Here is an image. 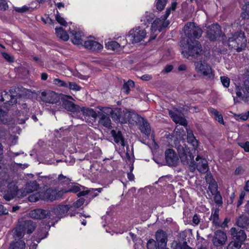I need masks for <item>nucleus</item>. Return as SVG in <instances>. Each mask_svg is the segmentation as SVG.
I'll return each mask as SVG.
<instances>
[{"label":"nucleus","instance_id":"393cba45","mask_svg":"<svg viewBox=\"0 0 249 249\" xmlns=\"http://www.w3.org/2000/svg\"><path fill=\"white\" fill-rule=\"evenodd\" d=\"M205 179L206 183L209 184V190L210 191L212 195H214V194L217 192L218 185L216 182L213 179L211 174H208L206 175L205 176Z\"/></svg>","mask_w":249,"mask_h":249},{"label":"nucleus","instance_id":"5fc2aeb1","mask_svg":"<svg viewBox=\"0 0 249 249\" xmlns=\"http://www.w3.org/2000/svg\"><path fill=\"white\" fill-rule=\"evenodd\" d=\"M127 40L126 38L123 37L121 38L120 40L119 44L120 45V48L121 50L127 44Z\"/></svg>","mask_w":249,"mask_h":249},{"label":"nucleus","instance_id":"0eeeda50","mask_svg":"<svg viewBox=\"0 0 249 249\" xmlns=\"http://www.w3.org/2000/svg\"><path fill=\"white\" fill-rule=\"evenodd\" d=\"M233 240L227 247V249H240L247 236L243 230L234 227L231 228L230 231Z\"/></svg>","mask_w":249,"mask_h":249},{"label":"nucleus","instance_id":"4c0bfd02","mask_svg":"<svg viewBox=\"0 0 249 249\" xmlns=\"http://www.w3.org/2000/svg\"><path fill=\"white\" fill-rule=\"evenodd\" d=\"M209 112L214 116L215 119L219 123L224 124V120L222 115L219 113V111L213 108L209 109Z\"/></svg>","mask_w":249,"mask_h":249},{"label":"nucleus","instance_id":"a18cd8bd","mask_svg":"<svg viewBox=\"0 0 249 249\" xmlns=\"http://www.w3.org/2000/svg\"><path fill=\"white\" fill-rule=\"evenodd\" d=\"M85 202V199L83 198H80L76 202L73 203V205L71 207V210H73V209H77L82 206Z\"/></svg>","mask_w":249,"mask_h":249},{"label":"nucleus","instance_id":"a19ab883","mask_svg":"<svg viewBox=\"0 0 249 249\" xmlns=\"http://www.w3.org/2000/svg\"><path fill=\"white\" fill-rule=\"evenodd\" d=\"M58 183L62 185H68L70 183V179L69 178L66 176H64L63 175L60 174L58 177Z\"/></svg>","mask_w":249,"mask_h":249},{"label":"nucleus","instance_id":"bb28decb","mask_svg":"<svg viewBox=\"0 0 249 249\" xmlns=\"http://www.w3.org/2000/svg\"><path fill=\"white\" fill-rule=\"evenodd\" d=\"M70 208L68 205H60L54 208L51 212L52 214H54L59 218H61L66 216L68 211Z\"/></svg>","mask_w":249,"mask_h":249},{"label":"nucleus","instance_id":"b1692460","mask_svg":"<svg viewBox=\"0 0 249 249\" xmlns=\"http://www.w3.org/2000/svg\"><path fill=\"white\" fill-rule=\"evenodd\" d=\"M14 95L9 94L6 90L0 92V100L4 102V103L8 105H13L17 103V99Z\"/></svg>","mask_w":249,"mask_h":249},{"label":"nucleus","instance_id":"2eb2a0df","mask_svg":"<svg viewBox=\"0 0 249 249\" xmlns=\"http://www.w3.org/2000/svg\"><path fill=\"white\" fill-rule=\"evenodd\" d=\"M227 240L226 233L221 230H217L214 233L212 242L214 246L219 247L224 245Z\"/></svg>","mask_w":249,"mask_h":249},{"label":"nucleus","instance_id":"de8ad7c7","mask_svg":"<svg viewBox=\"0 0 249 249\" xmlns=\"http://www.w3.org/2000/svg\"><path fill=\"white\" fill-rule=\"evenodd\" d=\"M147 249H159L158 246H156V241L153 239H149L147 243Z\"/></svg>","mask_w":249,"mask_h":249},{"label":"nucleus","instance_id":"c9c22d12","mask_svg":"<svg viewBox=\"0 0 249 249\" xmlns=\"http://www.w3.org/2000/svg\"><path fill=\"white\" fill-rule=\"evenodd\" d=\"M219 209H215L213 211L211 215V220L213 221V223L216 226H219L220 222L219 218Z\"/></svg>","mask_w":249,"mask_h":249},{"label":"nucleus","instance_id":"49530a36","mask_svg":"<svg viewBox=\"0 0 249 249\" xmlns=\"http://www.w3.org/2000/svg\"><path fill=\"white\" fill-rule=\"evenodd\" d=\"M214 201L215 203L217 204L221 205H222L223 202H222V196L219 192H216L215 194H214Z\"/></svg>","mask_w":249,"mask_h":249},{"label":"nucleus","instance_id":"4468645a","mask_svg":"<svg viewBox=\"0 0 249 249\" xmlns=\"http://www.w3.org/2000/svg\"><path fill=\"white\" fill-rule=\"evenodd\" d=\"M42 200L45 201H53L62 197L63 192L61 190H56V189H52L49 188L45 192H42Z\"/></svg>","mask_w":249,"mask_h":249},{"label":"nucleus","instance_id":"dca6fc26","mask_svg":"<svg viewBox=\"0 0 249 249\" xmlns=\"http://www.w3.org/2000/svg\"><path fill=\"white\" fill-rule=\"evenodd\" d=\"M165 160L167 163L170 166H176L179 162L178 156L175 151L172 149H168L165 151Z\"/></svg>","mask_w":249,"mask_h":249},{"label":"nucleus","instance_id":"603ef678","mask_svg":"<svg viewBox=\"0 0 249 249\" xmlns=\"http://www.w3.org/2000/svg\"><path fill=\"white\" fill-rule=\"evenodd\" d=\"M238 144L241 148H243L244 151L246 152H249V142H240Z\"/></svg>","mask_w":249,"mask_h":249},{"label":"nucleus","instance_id":"4d7b16f0","mask_svg":"<svg viewBox=\"0 0 249 249\" xmlns=\"http://www.w3.org/2000/svg\"><path fill=\"white\" fill-rule=\"evenodd\" d=\"M8 213V210L2 205L0 204V215L7 214Z\"/></svg>","mask_w":249,"mask_h":249},{"label":"nucleus","instance_id":"9d476101","mask_svg":"<svg viewBox=\"0 0 249 249\" xmlns=\"http://www.w3.org/2000/svg\"><path fill=\"white\" fill-rule=\"evenodd\" d=\"M126 36L132 43H137L143 40L146 36V32L143 28L137 27L131 29Z\"/></svg>","mask_w":249,"mask_h":249},{"label":"nucleus","instance_id":"774afa93","mask_svg":"<svg viewBox=\"0 0 249 249\" xmlns=\"http://www.w3.org/2000/svg\"><path fill=\"white\" fill-rule=\"evenodd\" d=\"M178 69V71H185L186 69V66L184 64H181L180 66H179Z\"/></svg>","mask_w":249,"mask_h":249},{"label":"nucleus","instance_id":"69168bd1","mask_svg":"<svg viewBox=\"0 0 249 249\" xmlns=\"http://www.w3.org/2000/svg\"><path fill=\"white\" fill-rule=\"evenodd\" d=\"M177 5V2H173L172 3V5L171 7L169 9H170V14L171 13V11H174L175 10Z\"/></svg>","mask_w":249,"mask_h":249},{"label":"nucleus","instance_id":"f257e3e1","mask_svg":"<svg viewBox=\"0 0 249 249\" xmlns=\"http://www.w3.org/2000/svg\"><path fill=\"white\" fill-rule=\"evenodd\" d=\"M183 32L185 35L190 39V42L182 39L180 41L181 53L183 56L188 58L189 56L198 57L203 53L202 47L197 40L192 39H198L202 35L201 29L194 22H188L184 26Z\"/></svg>","mask_w":249,"mask_h":249},{"label":"nucleus","instance_id":"8fccbe9b","mask_svg":"<svg viewBox=\"0 0 249 249\" xmlns=\"http://www.w3.org/2000/svg\"><path fill=\"white\" fill-rule=\"evenodd\" d=\"M68 87L70 89L75 91H79L81 89V87L74 82H69L68 83Z\"/></svg>","mask_w":249,"mask_h":249},{"label":"nucleus","instance_id":"412c9836","mask_svg":"<svg viewBox=\"0 0 249 249\" xmlns=\"http://www.w3.org/2000/svg\"><path fill=\"white\" fill-rule=\"evenodd\" d=\"M84 45L86 49L95 52L101 51L103 48V46L101 44L91 39L85 40Z\"/></svg>","mask_w":249,"mask_h":249},{"label":"nucleus","instance_id":"e433bc0d","mask_svg":"<svg viewBox=\"0 0 249 249\" xmlns=\"http://www.w3.org/2000/svg\"><path fill=\"white\" fill-rule=\"evenodd\" d=\"M25 112L19 111L17 114V123L19 124H24L26 120L28 119V115L27 109L25 111Z\"/></svg>","mask_w":249,"mask_h":249},{"label":"nucleus","instance_id":"c03bdc74","mask_svg":"<svg viewBox=\"0 0 249 249\" xmlns=\"http://www.w3.org/2000/svg\"><path fill=\"white\" fill-rule=\"evenodd\" d=\"M53 84L58 87H68L67 83L58 78H54L53 80Z\"/></svg>","mask_w":249,"mask_h":249},{"label":"nucleus","instance_id":"f3484780","mask_svg":"<svg viewBox=\"0 0 249 249\" xmlns=\"http://www.w3.org/2000/svg\"><path fill=\"white\" fill-rule=\"evenodd\" d=\"M61 190L62 191L63 195L64 193L68 192H72L75 193L79 192L77 195L79 196H86L89 193L88 191H80V187L78 184H74L71 182L69 184L67 187L61 189Z\"/></svg>","mask_w":249,"mask_h":249},{"label":"nucleus","instance_id":"c85d7f7f","mask_svg":"<svg viewBox=\"0 0 249 249\" xmlns=\"http://www.w3.org/2000/svg\"><path fill=\"white\" fill-rule=\"evenodd\" d=\"M39 188V184L36 181L28 182L25 186L24 191L21 193V196H26L27 194L36 191Z\"/></svg>","mask_w":249,"mask_h":249},{"label":"nucleus","instance_id":"6ab92c4d","mask_svg":"<svg viewBox=\"0 0 249 249\" xmlns=\"http://www.w3.org/2000/svg\"><path fill=\"white\" fill-rule=\"evenodd\" d=\"M196 162H195V169L201 173H205L208 170V165L207 160L202 158L200 156L197 155L196 158Z\"/></svg>","mask_w":249,"mask_h":249},{"label":"nucleus","instance_id":"f704fd0d","mask_svg":"<svg viewBox=\"0 0 249 249\" xmlns=\"http://www.w3.org/2000/svg\"><path fill=\"white\" fill-rule=\"evenodd\" d=\"M140 129L141 132L145 134L146 136H148L150 134V127L147 121L143 119V121H142L141 123L139 124Z\"/></svg>","mask_w":249,"mask_h":249},{"label":"nucleus","instance_id":"a878e982","mask_svg":"<svg viewBox=\"0 0 249 249\" xmlns=\"http://www.w3.org/2000/svg\"><path fill=\"white\" fill-rule=\"evenodd\" d=\"M169 115L172 119L173 121L176 124H178L181 125H187V121L186 119L180 114H178L177 112L172 110H169Z\"/></svg>","mask_w":249,"mask_h":249},{"label":"nucleus","instance_id":"e2e57ef3","mask_svg":"<svg viewBox=\"0 0 249 249\" xmlns=\"http://www.w3.org/2000/svg\"><path fill=\"white\" fill-rule=\"evenodd\" d=\"M141 78L144 81H148L152 78V76L149 74H144L142 75Z\"/></svg>","mask_w":249,"mask_h":249},{"label":"nucleus","instance_id":"1a4fd4ad","mask_svg":"<svg viewBox=\"0 0 249 249\" xmlns=\"http://www.w3.org/2000/svg\"><path fill=\"white\" fill-rule=\"evenodd\" d=\"M195 70L201 75L210 79L214 77V72L211 66L207 62L206 60L202 57L201 59L195 62Z\"/></svg>","mask_w":249,"mask_h":249},{"label":"nucleus","instance_id":"aec40b11","mask_svg":"<svg viewBox=\"0 0 249 249\" xmlns=\"http://www.w3.org/2000/svg\"><path fill=\"white\" fill-rule=\"evenodd\" d=\"M156 238L158 245L159 249L166 248L167 237L166 234L162 230H158L156 233Z\"/></svg>","mask_w":249,"mask_h":249},{"label":"nucleus","instance_id":"9b49d317","mask_svg":"<svg viewBox=\"0 0 249 249\" xmlns=\"http://www.w3.org/2000/svg\"><path fill=\"white\" fill-rule=\"evenodd\" d=\"M170 15V9H167L165 15L161 18H156L151 25V31L154 34L156 32H160L168 26L169 22L166 19Z\"/></svg>","mask_w":249,"mask_h":249},{"label":"nucleus","instance_id":"338daca9","mask_svg":"<svg viewBox=\"0 0 249 249\" xmlns=\"http://www.w3.org/2000/svg\"><path fill=\"white\" fill-rule=\"evenodd\" d=\"M177 245H179L181 246L182 247H182V248L181 249H192L190 247H189L186 244V242H184L183 244L178 243V244H177Z\"/></svg>","mask_w":249,"mask_h":249},{"label":"nucleus","instance_id":"7ed1b4c3","mask_svg":"<svg viewBox=\"0 0 249 249\" xmlns=\"http://www.w3.org/2000/svg\"><path fill=\"white\" fill-rule=\"evenodd\" d=\"M98 108L100 110L98 112V116H99V123L107 128L111 127V122L109 117L110 115L115 121L122 124L126 122L125 119L122 117V109L120 108H116L113 110L110 107H98Z\"/></svg>","mask_w":249,"mask_h":249},{"label":"nucleus","instance_id":"4be33fe9","mask_svg":"<svg viewBox=\"0 0 249 249\" xmlns=\"http://www.w3.org/2000/svg\"><path fill=\"white\" fill-rule=\"evenodd\" d=\"M72 42L75 45H82L84 43V34L80 31L73 30L71 32Z\"/></svg>","mask_w":249,"mask_h":249},{"label":"nucleus","instance_id":"79ce46f5","mask_svg":"<svg viewBox=\"0 0 249 249\" xmlns=\"http://www.w3.org/2000/svg\"><path fill=\"white\" fill-rule=\"evenodd\" d=\"M234 118L237 120L246 121L249 117V110L242 114H234Z\"/></svg>","mask_w":249,"mask_h":249},{"label":"nucleus","instance_id":"ea45409f","mask_svg":"<svg viewBox=\"0 0 249 249\" xmlns=\"http://www.w3.org/2000/svg\"><path fill=\"white\" fill-rule=\"evenodd\" d=\"M134 86V82L132 80H128L127 82L124 83L123 85V89L126 94H128L130 91V89Z\"/></svg>","mask_w":249,"mask_h":249},{"label":"nucleus","instance_id":"6e6d98bb","mask_svg":"<svg viewBox=\"0 0 249 249\" xmlns=\"http://www.w3.org/2000/svg\"><path fill=\"white\" fill-rule=\"evenodd\" d=\"M8 4L4 0H0V10H6Z\"/></svg>","mask_w":249,"mask_h":249},{"label":"nucleus","instance_id":"473e14b6","mask_svg":"<svg viewBox=\"0 0 249 249\" xmlns=\"http://www.w3.org/2000/svg\"><path fill=\"white\" fill-rule=\"evenodd\" d=\"M64 105L65 108L69 111L73 113L80 112V107L71 102H66Z\"/></svg>","mask_w":249,"mask_h":249},{"label":"nucleus","instance_id":"a211bd4d","mask_svg":"<svg viewBox=\"0 0 249 249\" xmlns=\"http://www.w3.org/2000/svg\"><path fill=\"white\" fill-rule=\"evenodd\" d=\"M221 32L219 25L216 23L208 27L207 36L211 40H214L220 36Z\"/></svg>","mask_w":249,"mask_h":249},{"label":"nucleus","instance_id":"58836bf2","mask_svg":"<svg viewBox=\"0 0 249 249\" xmlns=\"http://www.w3.org/2000/svg\"><path fill=\"white\" fill-rule=\"evenodd\" d=\"M42 192H37L30 195L28 196V200L32 202H35L38 201L40 199L42 200Z\"/></svg>","mask_w":249,"mask_h":249},{"label":"nucleus","instance_id":"5701e85b","mask_svg":"<svg viewBox=\"0 0 249 249\" xmlns=\"http://www.w3.org/2000/svg\"><path fill=\"white\" fill-rule=\"evenodd\" d=\"M187 133V142L193 147V150H194V151H197V152L201 150V149L200 147V143L196 139L192 131L190 130H188Z\"/></svg>","mask_w":249,"mask_h":249},{"label":"nucleus","instance_id":"09e8293b","mask_svg":"<svg viewBox=\"0 0 249 249\" xmlns=\"http://www.w3.org/2000/svg\"><path fill=\"white\" fill-rule=\"evenodd\" d=\"M166 2L167 0H158L156 3L157 8L159 10H162L164 9Z\"/></svg>","mask_w":249,"mask_h":249},{"label":"nucleus","instance_id":"13d9d810","mask_svg":"<svg viewBox=\"0 0 249 249\" xmlns=\"http://www.w3.org/2000/svg\"><path fill=\"white\" fill-rule=\"evenodd\" d=\"M193 222L195 225H198L200 222V217L197 214H196L194 215L193 217Z\"/></svg>","mask_w":249,"mask_h":249},{"label":"nucleus","instance_id":"7c9ffc66","mask_svg":"<svg viewBox=\"0 0 249 249\" xmlns=\"http://www.w3.org/2000/svg\"><path fill=\"white\" fill-rule=\"evenodd\" d=\"M80 112H82L84 115L93 119H96L98 115L93 109L86 107H80Z\"/></svg>","mask_w":249,"mask_h":249},{"label":"nucleus","instance_id":"39448f33","mask_svg":"<svg viewBox=\"0 0 249 249\" xmlns=\"http://www.w3.org/2000/svg\"><path fill=\"white\" fill-rule=\"evenodd\" d=\"M3 166V165H0V183L2 185L8 183L7 190L3 197L6 200L9 201L17 196L18 190L16 183L10 181L11 178L6 172L7 169Z\"/></svg>","mask_w":249,"mask_h":249},{"label":"nucleus","instance_id":"423d86ee","mask_svg":"<svg viewBox=\"0 0 249 249\" xmlns=\"http://www.w3.org/2000/svg\"><path fill=\"white\" fill-rule=\"evenodd\" d=\"M176 146L181 162L184 165H188L190 170L194 172L195 170V161L192 151L194 153L195 151L193 150V149L191 151L185 144H179Z\"/></svg>","mask_w":249,"mask_h":249},{"label":"nucleus","instance_id":"3c124183","mask_svg":"<svg viewBox=\"0 0 249 249\" xmlns=\"http://www.w3.org/2000/svg\"><path fill=\"white\" fill-rule=\"evenodd\" d=\"M55 19L56 21L60 24L66 26L67 25V22L65 20V19L61 17L58 13V12L57 11V13L55 15Z\"/></svg>","mask_w":249,"mask_h":249},{"label":"nucleus","instance_id":"ddd939ff","mask_svg":"<svg viewBox=\"0 0 249 249\" xmlns=\"http://www.w3.org/2000/svg\"><path fill=\"white\" fill-rule=\"evenodd\" d=\"M236 97H234V101L236 102L243 101L245 102H248L249 101V91L247 90L245 86L243 85L236 86L235 88Z\"/></svg>","mask_w":249,"mask_h":249},{"label":"nucleus","instance_id":"052dcab7","mask_svg":"<svg viewBox=\"0 0 249 249\" xmlns=\"http://www.w3.org/2000/svg\"><path fill=\"white\" fill-rule=\"evenodd\" d=\"M15 10L18 12L22 13L28 10V7L24 6L22 7H15Z\"/></svg>","mask_w":249,"mask_h":249},{"label":"nucleus","instance_id":"f8f14e48","mask_svg":"<svg viewBox=\"0 0 249 249\" xmlns=\"http://www.w3.org/2000/svg\"><path fill=\"white\" fill-rule=\"evenodd\" d=\"M122 117L124 118L126 123L128 122L129 124L134 125L137 124H140L142 121H143L144 118L141 117L140 115L135 113L133 111H131L127 109H124L122 110Z\"/></svg>","mask_w":249,"mask_h":249},{"label":"nucleus","instance_id":"bf43d9fd","mask_svg":"<svg viewBox=\"0 0 249 249\" xmlns=\"http://www.w3.org/2000/svg\"><path fill=\"white\" fill-rule=\"evenodd\" d=\"M142 241L141 240H138L137 242L135 244L134 249H141L142 247Z\"/></svg>","mask_w":249,"mask_h":249},{"label":"nucleus","instance_id":"20e7f679","mask_svg":"<svg viewBox=\"0 0 249 249\" xmlns=\"http://www.w3.org/2000/svg\"><path fill=\"white\" fill-rule=\"evenodd\" d=\"M40 100L45 104L44 107L45 109L49 110L48 105H51L50 110L54 113L56 111L60 110L62 108L60 95L55 91L51 90H46L41 92L40 95Z\"/></svg>","mask_w":249,"mask_h":249},{"label":"nucleus","instance_id":"0e129e2a","mask_svg":"<svg viewBox=\"0 0 249 249\" xmlns=\"http://www.w3.org/2000/svg\"><path fill=\"white\" fill-rule=\"evenodd\" d=\"M173 68L172 65H167L165 67L164 71L165 73H168L170 72L173 70Z\"/></svg>","mask_w":249,"mask_h":249},{"label":"nucleus","instance_id":"cd10ccee","mask_svg":"<svg viewBox=\"0 0 249 249\" xmlns=\"http://www.w3.org/2000/svg\"><path fill=\"white\" fill-rule=\"evenodd\" d=\"M48 212L41 209H37L31 211L29 213V216L34 219H41L44 218L48 214Z\"/></svg>","mask_w":249,"mask_h":249},{"label":"nucleus","instance_id":"72a5a7b5","mask_svg":"<svg viewBox=\"0 0 249 249\" xmlns=\"http://www.w3.org/2000/svg\"><path fill=\"white\" fill-rule=\"evenodd\" d=\"M105 45L106 48L108 50L115 52H119L121 50L119 43L115 41H108L106 43Z\"/></svg>","mask_w":249,"mask_h":249},{"label":"nucleus","instance_id":"c756f323","mask_svg":"<svg viewBox=\"0 0 249 249\" xmlns=\"http://www.w3.org/2000/svg\"><path fill=\"white\" fill-rule=\"evenodd\" d=\"M111 134L114 138V142L118 144H120L123 147L124 146V140L123 138L121 132L120 131H116L112 130Z\"/></svg>","mask_w":249,"mask_h":249},{"label":"nucleus","instance_id":"f03ea898","mask_svg":"<svg viewBox=\"0 0 249 249\" xmlns=\"http://www.w3.org/2000/svg\"><path fill=\"white\" fill-rule=\"evenodd\" d=\"M36 228V224L31 220L18 221V223L16 229V239L18 238V241L13 242L11 244L9 249H24L25 243L20 240L24 235L25 232L28 234L32 233Z\"/></svg>","mask_w":249,"mask_h":249},{"label":"nucleus","instance_id":"6e6552de","mask_svg":"<svg viewBox=\"0 0 249 249\" xmlns=\"http://www.w3.org/2000/svg\"><path fill=\"white\" fill-rule=\"evenodd\" d=\"M247 40L245 34L242 31L235 33L228 39L229 47L236 50L237 52H241L246 47Z\"/></svg>","mask_w":249,"mask_h":249},{"label":"nucleus","instance_id":"2f4dec72","mask_svg":"<svg viewBox=\"0 0 249 249\" xmlns=\"http://www.w3.org/2000/svg\"><path fill=\"white\" fill-rule=\"evenodd\" d=\"M55 34L58 37L63 41L68 40L69 39V36L62 28H55Z\"/></svg>","mask_w":249,"mask_h":249},{"label":"nucleus","instance_id":"37998d69","mask_svg":"<svg viewBox=\"0 0 249 249\" xmlns=\"http://www.w3.org/2000/svg\"><path fill=\"white\" fill-rule=\"evenodd\" d=\"M243 12L241 16L243 18H249V3L246 4L243 6Z\"/></svg>","mask_w":249,"mask_h":249},{"label":"nucleus","instance_id":"864d4df0","mask_svg":"<svg viewBox=\"0 0 249 249\" xmlns=\"http://www.w3.org/2000/svg\"><path fill=\"white\" fill-rule=\"evenodd\" d=\"M221 81L223 85L226 88L229 87L230 85V79L226 76H221L220 77Z\"/></svg>","mask_w":249,"mask_h":249},{"label":"nucleus","instance_id":"680f3d73","mask_svg":"<svg viewBox=\"0 0 249 249\" xmlns=\"http://www.w3.org/2000/svg\"><path fill=\"white\" fill-rule=\"evenodd\" d=\"M2 54L3 57L6 60H7L8 61H9V62L12 61L13 58L9 54H8V53H2Z\"/></svg>","mask_w":249,"mask_h":249}]
</instances>
